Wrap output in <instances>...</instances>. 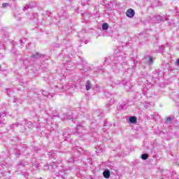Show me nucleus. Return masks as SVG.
I'll use <instances>...</instances> for the list:
<instances>
[{
    "instance_id": "obj_1",
    "label": "nucleus",
    "mask_w": 179,
    "mask_h": 179,
    "mask_svg": "<svg viewBox=\"0 0 179 179\" xmlns=\"http://www.w3.org/2000/svg\"><path fill=\"white\" fill-rule=\"evenodd\" d=\"M126 15L127 17H134L135 16V11L132 8H129L127 10Z\"/></svg>"
},
{
    "instance_id": "obj_2",
    "label": "nucleus",
    "mask_w": 179,
    "mask_h": 179,
    "mask_svg": "<svg viewBox=\"0 0 179 179\" xmlns=\"http://www.w3.org/2000/svg\"><path fill=\"white\" fill-rule=\"evenodd\" d=\"M103 176L104 178H108L110 176H111V173L110 171H108V169H106L103 172Z\"/></svg>"
},
{
    "instance_id": "obj_3",
    "label": "nucleus",
    "mask_w": 179,
    "mask_h": 179,
    "mask_svg": "<svg viewBox=\"0 0 179 179\" xmlns=\"http://www.w3.org/2000/svg\"><path fill=\"white\" fill-rule=\"evenodd\" d=\"M138 121V118L136 116H131L129 117V122H131V124H136Z\"/></svg>"
},
{
    "instance_id": "obj_4",
    "label": "nucleus",
    "mask_w": 179,
    "mask_h": 179,
    "mask_svg": "<svg viewBox=\"0 0 179 179\" xmlns=\"http://www.w3.org/2000/svg\"><path fill=\"white\" fill-rule=\"evenodd\" d=\"M85 89L87 92H89V90L90 89H92V83H90V80H87L86 82V85H85Z\"/></svg>"
},
{
    "instance_id": "obj_5",
    "label": "nucleus",
    "mask_w": 179,
    "mask_h": 179,
    "mask_svg": "<svg viewBox=\"0 0 179 179\" xmlns=\"http://www.w3.org/2000/svg\"><path fill=\"white\" fill-rule=\"evenodd\" d=\"M141 159H142V160H148V159H149V155H148V154H143L141 155Z\"/></svg>"
},
{
    "instance_id": "obj_6",
    "label": "nucleus",
    "mask_w": 179,
    "mask_h": 179,
    "mask_svg": "<svg viewBox=\"0 0 179 179\" xmlns=\"http://www.w3.org/2000/svg\"><path fill=\"white\" fill-rule=\"evenodd\" d=\"M102 29L103 30H108V23L103 24Z\"/></svg>"
},
{
    "instance_id": "obj_7",
    "label": "nucleus",
    "mask_w": 179,
    "mask_h": 179,
    "mask_svg": "<svg viewBox=\"0 0 179 179\" xmlns=\"http://www.w3.org/2000/svg\"><path fill=\"white\" fill-rule=\"evenodd\" d=\"M41 57V55L36 53V55H33L31 56L32 58H40Z\"/></svg>"
},
{
    "instance_id": "obj_8",
    "label": "nucleus",
    "mask_w": 179,
    "mask_h": 179,
    "mask_svg": "<svg viewBox=\"0 0 179 179\" xmlns=\"http://www.w3.org/2000/svg\"><path fill=\"white\" fill-rule=\"evenodd\" d=\"M166 121H167V122H171V121H172L171 117H166Z\"/></svg>"
},
{
    "instance_id": "obj_9",
    "label": "nucleus",
    "mask_w": 179,
    "mask_h": 179,
    "mask_svg": "<svg viewBox=\"0 0 179 179\" xmlns=\"http://www.w3.org/2000/svg\"><path fill=\"white\" fill-rule=\"evenodd\" d=\"M8 3H3V4H2V7L3 8H6V6H8Z\"/></svg>"
},
{
    "instance_id": "obj_10",
    "label": "nucleus",
    "mask_w": 179,
    "mask_h": 179,
    "mask_svg": "<svg viewBox=\"0 0 179 179\" xmlns=\"http://www.w3.org/2000/svg\"><path fill=\"white\" fill-rule=\"evenodd\" d=\"M149 61H150V62H153V57H150L149 58Z\"/></svg>"
},
{
    "instance_id": "obj_11",
    "label": "nucleus",
    "mask_w": 179,
    "mask_h": 179,
    "mask_svg": "<svg viewBox=\"0 0 179 179\" xmlns=\"http://www.w3.org/2000/svg\"><path fill=\"white\" fill-rule=\"evenodd\" d=\"M178 65H179V59H178Z\"/></svg>"
},
{
    "instance_id": "obj_12",
    "label": "nucleus",
    "mask_w": 179,
    "mask_h": 179,
    "mask_svg": "<svg viewBox=\"0 0 179 179\" xmlns=\"http://www.w3.org/2000/svg\"><path fill=\"white\" fill-rule=\"evenodd\" d=\"M0 68H1V66H0Z\"/></svg>"
}]
</instances>
